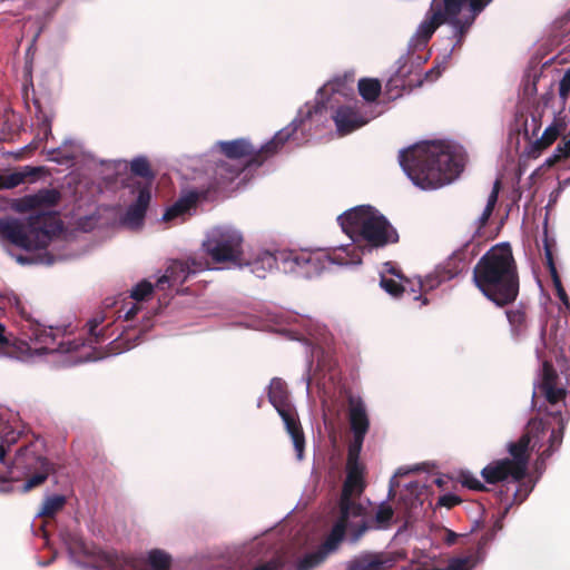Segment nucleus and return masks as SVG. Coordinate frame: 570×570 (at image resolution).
Returning <instances> with one entry per match:
<instances>
[{
  "label": "nucleus",
  "mask_w": 570,
  "mask_h": 570,
  "mask_svg": "<svg viewBox=\"0 0 570 570\" xmlns=\"http://www.w3.org/2000/svg\"><path fill=\"white\" fill-rule=\"evenodd\" d=\"M16 309L24 321L22 325V334L27 340L35 344L33 347L28 346V350L42 352L67 351L63 343H56V333L52 327L47 328L39 321L35 320L26 309V306L17 299Z\"/></svg>",
  "instance_id": "4468645a"
},
{
  "label": "nucleus",
  "mask_w": 570,
  "mask_h": 570,
  "mask_svg": "<svg viewBox=\"0 0 570 570\" xmlns=\"http://www.w3.org/2000/svg\"><path fill=\"white\" fill-rule=\"evenodd\" d=\"M33 105L36 107L38 136L42 135L47 139L51 135L52 117L42 109L39 100L36 99Z\"/></svg>",
  "instance_id": "72a5a7b5"
},
{
  "label": "nucleus",
  "mask_w": 570,
  "mask_h": 570,
  "mask_svg": "<svg viewBox=\"0 0 570 570\" xmlns=\"http://www.w3.org/2000/svg\"><path fill=\"white\" fill-rule=\"evenodd\" d=\"M336 549L325 548V542L317 551L305 554L297 563L296 570H312L320 566Z\"/></svg>",
  "instance_id": "c756f323"
},
{
  "label": "nucleus",
  "mask_w": 570,
  "mask_h": 570,
  "mask_svg": "<svg viewBox=\"0 0 570 570\" xmlns=\"http://www.w3.org/2000/svg\"><path fill=\"white\" fill-rule=\"evenodd\" d=\"M381 82L377 79L363 78L358 81V92L366 101H375L381 94Z\"/></svg>",
  "instance_id": "473e14b6"
},
{
  "label": "nucleus",
  "mask_w": 570,
  "mask_h": 570,
  "mask_svg": "<svg viewBox=\"0 0 570 570\" xmlns=\"http://www.w3.org/2000/svg\"><path fill=\"white\" fill-rule=\"evenodd\" d=\"M338 223L343 232L353 240V244L344 247L355 249L360 257V262L335 264L340 267L360 265L365 252L399 242L396 229L386 217L375 214L370 206H360L347 210L338 217Z\"/></svg>",
  "instance_id": "423d86ee"
},
{
  "label": "nucleus",
  "mask_w": 570,
  "mask_h": 570,
  "mask_svg": "<svg viewBox=\"0 0 570 570\" xmlns=\"http://www.w3.org/2000/svg\"><path fill=\"white\" fill-rule=\"evenodd\" d=\"M493 532H487L485 534H483L479 541V547L482 548L485 544H488V542L493 538Z\"/></svg>",
  "instance_id": "09e8293b"
},
{
  "label": "nucleus",
  "mask_w": 570,
  "mask_h": 570,
  "mask_svg": "<svg viewBox=\"0 0 570 570\" xmlns=\"http://www.w3.org/2000/svg\"><path fill=\"white\" fill-rule=\"evenodd\" d=\"M279 568V563L275 560H271L268 562H265L253 570H277Z\"/></svg>",
  "instance_id": "49530a36"
},
{
  "label": "nucleus",
  "mask_w": 570,
  "mask_h": 570,
  "mask_svg": "<svg viewBox=\"0 0 570 570\" xmlns=\"http://www.w3.org/2000/svg\"><path fill=\"white\" fill-rule=\"evenodd\" d=\"M11 344V337L4 334V326L0 323V347L8 348Z\"/></svg>",
  "instance_id": "a18cd8bd"
},
{
  "label": "nucleus",
  "mask_w": 570,
  "mask_h": 570,
  "mask_svg": "<svg viewBox=\"0 0 570 570\" xmlns=\"http://www.w3.org/2000/svg\"><path fill=\"white\" fill-rule=\"evenodd\" d=\"M397 557L391 552L364 553L347 563L346 570H391Z\"/></svg>",
  "instance_id": "aec40b11"
},
{
  "label": "nucleus",
  "mask_w": 570,
  "mask_h": 570,
  "mask_svg": "<svg viewBox=\"0 0 570 570\" xmlns=\"http://www.w3.org/2000/svg\"><path fill=\"white\" fill-rule=\"evenodd\" d=\"M421 297H422L421 295L414 296V299H421Z\"/></svg>",
  "instance_id": "bf43d9fd"
},
{
  "label": "nucleus",
  "mask_w": 570,
  "mask_h": 570,
  "mask_svg": "<svg viewBox=\"0 0 570 570\" xmlns=\"http://www.w3.org/2000/svg\"><path fill=\"white\" fill-rule=\"evenodd\" d=\"M131 335L129 333H126L124 337H121L120 342L118 343V346L129 343L131 341Z\"/></svg>",
  "instance_id": "3c124183"
},
{
  "label": "nucleus",
  "mask_w": 570,
  "mask_h": 570,
  "mask_svg": "<svg viewBox=\"0 0 570 570\" xmlns=\"http://www.w3.org/2000/svg\"><path fill=\"white\" fill-rule=\"evenodd\" d=\"M12 340H13L14 342H18V340H16L14 337H12ZM19 343H20V344H22V345H27V344H26V342H22V341H19Z\"/></svg>",
  "instance_id": "4d7b16f0"
},
{
  "label": "nucleus",
  "mask_w": 570,
  "mask_h": 570,
  "mask_svg": "<svg viewBox=\"0 0 570 570\" xmlns=\"http://www.w3.org/2000/svg\"><path fill=\"white\" fill-rule=\"evenodd\" d=\"M472 281L495 306L514 303L520 292V276L511 245L501 243L487 250L473 267Z\"/></svg>",
  "instance_id": "f03ea898"
},
{
  "label": "nucleus",
  "mask_w": 570,
  "mask_h": 570,
  "mask_svg": "<svg viewBox=\"0 0 570 570\" xmlns=\"http://www.w3.org/2000/svg\"><path fill=\"white\" fill-rule=\"evenodd\" d=\"M390 273H392V274H394V275L399 276V274H396V272L394 271V268L390 269Z\"/></svg>",
  "instance_id": "13d9d810"
},
{
  "label": "nucleus",
  "mask_w": 570,
  "mask_h": 570,
  "mask_svg": "<svg viewBox=\"0 0 570 570\" xmlns=\"http://www.w3.org/2000/svg\"><path fill=\"white\" fill-rule=\"evenodd\" d=\"M134 191H137L136 200L127 208L124 223L131 227L140 226L145 219L151 200L150 186L140 183L132 184Z\"/></svg>",
  "instance_id": "6ab92c4d"
},
{
  "label": "nucleus",
  "mask_w": 570,
  "mask_h": 570,
  "mask_svg": "<svg viewBox=\"0 0 570 570\" xmlns=\"http://www.w3.org/2000/svg\"><path fill=\"white\" fill-rule=\"evenodd\" d=\"M39 168L26 167L23 170L0 175V189H12L24 183L28 177H36Z\"/></svg>",
  "instance_id": "cd10ccee"
},
{
  "label": "nucleus",
  "mask_w": 570,
  "mask_h": 570,
  "mask_svg": "<svg viewBox=\"0 0 570 570\" xmlns=\"http://www.w3.org/2000/svg\"><path fill=\"white\" fill-rule=\"evenodd\" d=\"M67 499L61 494L47 497L39 511V515L43 518L55 517L65 507Z\"/></svg>",
  "instance_id": "2f4dec72"
},
{
  "label": "nucleus",
  "mask_w": 570,
  "mask_h": 570,
  "mask_svg": "<svg viewBox=\"0 0 570 570\" xmlns=\"http://www.w3.org/2000/svg\"><path fill=\"white\" fill-rule=\"evenodd\" d=\"M380 285L386 293H389L393 297H400L402 293L405 291V287L401 283L392 278H387L385 276L381 277Z\"/></svg>",
  "instance_id": "e433bc0d"
},
{
  "label": "nucleus",
  "mask_w": 570,
  "mask_h": 570,
  "mask_svg": "<svg viewBox=\"0 0 570 570\" xmlns=\"http://www.w3.org/2000/svg\"><path fill=\"white\" fill-rule=\"evenodd\" d=\"M61 194L56 188H42L35 194L26 195L18 199L14 209L27 213L38 208H51L59 204Z\"/></svg>",
  "instance_id": "a211bd4d"
},
{
  "label": "nucleus",
  "mask_w": 570,
  "mask_h": 570,
  "mask_svg": "<svg viewBox=\"0 0 570 570\" xmlns=\"http://www.w3.org/2000/svg\"><path fill=\"white\" fill-rule=\"evenodd\" d=\"M435 483H436L439 487H442L443 481H442L441 479H436V480H435Z\"/></svg>",
  "instance_id": "6e6d98bb"
},
{
  "label": "nucleus",
  "mask_w": 570,
  "mask_h": 570,
  "mask_svg": "<svg viewBox=\"0 0 570 570\" xmlns=\"http://www.w3.org/2000/svg\"><path fill=\"white\" fill-rule=\"evenodd\" d=\"M399 161L413 184L435 189L451 183L463 169L462 159L443 142H423L404 149Z\"/></svg>",
  "instance_id": "7ed1b4c3"
},
{
  "label": "nucleus",
  "mask_w": 570,
  "mask_h": 570,
  "mask_svg": "<svg viewBox=\"0 0 570 570\" xmlns=\"http://www.w3.org/2000/svg\"><path fill=\"white\" fill-rule=\"evenodd\" d=\"M337 132L345 136L367 124V119L353 107L342 106L333 116Z\"/></svg>",
  "instance_id": "5701e85b"
},
{
  "label": "nucleus",
  "mask_w": 570,
  "mask_h": 570,
  "mask_svg": "<svg viewBox=\"0 0 570 570\" xmlns=\"http://www.w3.org/2000/svg\"><path fill=\"white\" fill-rule=\"evenodd\" d=\"M153 284L144 279L132 288L130 297L136 302H141L153 293Z\"/></svg>",
  "instance_id": "c9c22d12"
},
{
  "label": "nucleus",
  "mask_w": 570,
  "mask_h": 570,
  "mask_svg": "<svg viewBox=\"0 0 570 570\" xmlns=\"http://www.w3.org/2000/svg\"><path fill=\"white\" fill-rule=\"evenodd\" d=\"M130 173L135 176L146 179L145 183L139 181L141 185L153 186V181L156 177L155 173L150 168V164L146 157H137L130 163Z\"/></svg>",
  "instance_id": "7c9ffc66"
},
{
  "label": "nucleus",
  "mask_w": 570,
  "mask_h": 570,
  "mask_svg": "<svg viewBox=\"0 0 570 570\" xmlns=\"http://www.w3.org/2000/svg\"><path fill=\"white\" fill-rule=\"evenodd\" d=\"M268 401L271 404L275 407V410L282 411L283 409H288L294 406L289 402V395L288 390L286 386V383L279 379L274 377L271 381L269 387H268Z\"/></svg>",
  "instance_id": "a878e982"
},
{
  "label": "nucleus",
  "mask_w": 570,
  "mask_h": 570,
  "mask_svg": "<svg viewBox=\"0 0 570 570\" xmlns=\"http://www.w3.org/2000/svg\"><path fill=\"white\" fill-rule=\"evenodd\" d=\"M209 189H193L181 195L170 207H168L163 216V219L169 222L174 218L185 215L200 200H207L209 197Z\"/></svg>",
  "instance_id": "4be33fe9"
},
{
  "label": "nucleus",
  "mask_w": 570,
  "mask_h": 570,
  "mask_svg": "<svg viewBox=\"0 0 570 570\" xmlns=\"http://www.w3.org/2000/svg\"><path fill=\"white\" fill-rule=\"evenodd\" d=\"M554 95L552 91H548L546 94H543L540 99H539V102H538V107L542 106V107H547L550 101L553 99Z\"/></svg>",
  "instance_id": "de8ad7c7"
},
{
  "label": "nucleus",
  "mask_w": 570,
  "mask_h": 570,
  "mask_svg": "<svg viewBox=\"0 0 570 570\" xmlns=\"http://www.w3.org/2000/svg\"><path fill=\"white\" fill-rule=\"evenodd\" d=\"M491 2L492 0H432L411 43L415 48L425 47L439 27L449 23L454 30L456 45L461 46L476 17Z\"/></svg>",
  "instance_id": "20e7f679"
},
{
  "label": "nucleus",
  "mask_w": 570,
  "mask_h": 570,
  "mask_svg": "<svg viewBox=\"0 0 570 570\" xmlns=\"http://www.w3.org/2000/svg\"><path fill=\"white\" fill-rule=\"evenodd\" d=\"M465 267V254L463 252H456L436 271L435 275L428 276L425 281H420V288L432 289L441 283L454 278L462 273Z\"/></svg>",
  "instance_id": "f3484780"
},
{
  "label": "nucleus",
  "mask_w": 570,
  "mask_h": 570,
  "mask_svg": "<svg viewBox=\"0 0 570 570\" xmlns=\"http://www.w3.org/2000/svg\"><path fill=\"white\" fill-rule=\"evenodd\" d=\"M500 188H501V181L499 179H497L493 185L492 191L490 193V195L488 197V202H487V206H490V208L493 210H494V207L498 202Z\"/></svg>",
  "instance_id": "a19ab883"
},
{
  "label": "nucleus",
  "mask_w": 570,
  "mask_h": 570,
  "mask_svg": "<svg viewBox=\"0 0 570 570\" xmlns=\"http://www.w3.org/2000/svg\"><path fill=\"white\" fill-rule=\"evenodd\" d=\"M360 454L361 451L347 450L346 478L338 501V508H342L345 515L348 510H354L356 514L362 511V504L353 500V497H360L366 487L365 465L360 461Z\"/></svg>",
  "instance_id": "f8f14e48"
},
{
  "label": "nucleus",
  "mask_w": 570,
  "mask_h": 570,
  "mask_svg": "<svg viewBox=\"0 0 570 570\" xmlns=\"http://www.w3.org/2000/svg\"><path fill=\"white\" fill-rule=\"evenodd\" d=\"M153 325L149 324V318L147 320V323L144 324L142 330H140L139 333L148 331Z\"/></svg>",
  "instance_id": "864d4df0"
},
{
  "label": "nucleus",
  "mask_w": 570,
  "mask_h": 570,
  "mask_svg": "<svg viewBox=\"0 0 570 570\" xmlns=\"http://www.w3.org/2000/svg\"><path fill=\"white\" fill-rule=\"evenodd\" d=\"M511 332L514 336L523 335L528 328V316L523 305H519L514 308L505 312Z\"/></svg>",
  "instance_id": "c85d7f7f"
},
{
  "label": "nucleus",
  "mask_w": 570,
  "mask_h": 570,
  "mask_svg": "<svg viewBox=\"0 0 570 570\" xmlns=\"http://www.w3.org/2000/svg\"><path fill=\"white\" fill-rule=\"evenodd\" d=\"M567 393L552 363L544 361L532 394L533 409L538 413L544 412V416L531 419L520 439L509 443L511 459L495 460L482 469L481 475L487 483L502 482L493 497L502 508L503 515L513 504H521L532 491L533 487L524 481L531 451H540L547 441L548 446L540 453V458L546 460L560 448L568 421L562 413Z\"/></svg>",
  "instance_id": "f257e3e1"
},
{
  "label": "nucleus",
  "mask_w": 570,
  "mask_h": 570,
  "mask_svg": "<svg viewBox=\"0 0 570 570\" xmlns=\"http://www.w3.org/2000/svg\"><path fill=\"white\" fill-rule=\"evenodd\" d=\"M62 230L57 212L31 214L23 224L19 219H0V235L11 244L26 249L46 248Z\"/></svg>",
  "instance_id": "0eeeda50"
},
{
  "label": "nucleus",
  "mask_w": 570,
  "mask_h": 570,
  "mask_svg": "<svg viewBox=\"0 0 570 570\" xmlns=\"http://www.w3.org/2000/svg\"><path fill=\"white\" fill-rule=\"evenodd\" d=\"M139 303L140 302L130 303L131 306L125 312L124 315L126 321L132 320L137 315L138 311L140 309Z\"/></svg>",
  "instance_id": "c03bdc74"
},
{
  "label": "nucleus",
  "mask_w": 570,
  "mask_h": 570,
  "mask_svg": "<svg viewBox=\"0 0 570 570\" xmlns=\"http://www.w3.org/2000/svg\"><path fill=\"white\" fill-rule=\"evenodd\" d=\"M208 266L207 262L189 258L187 261H173L167 267L166 273L158 278L156 286L165 288V284H184L190 274H195L205 269Z\"/></svg>",
  "instance_id": "dca6fc26"
},
{
  "label": "nucleus",
  "mask_w": 570,
  "mask_h": 570,
  "mask_svg": "<svg viewBox=\"0 0 570 570\" xmlns=\"http://www.w3.org/2000/svg\"><path fill=\"white\" fill-rule=\"evenodd\" d=\"M17 261H18L19 263H21V264H24V263L29 262V259H28L26 256H22V255H19V256L17 257Z\"/></svg>",
  "instance_id": "603ef678"
},
{
  "label": "nucleus",
  "mask_w": 570,
  "mask_h": 570,
  "mask_svg": "<svg viewBox=\"0 0 570 570\" xmlns=\"http://www.w3.org/2000/svg\"><path fill=\"white\" fill-rule=\"evenodd\" d=\"M566 117H554L553 121L544 129L542 136L535 140L533 145L534 150L542 151L551 146L561 132L566 130Z\"/></svg>",
  "instance_id": "bb28decb"
},
{
  "label": "nucleus",
  "mask_w": 570,
  "mask_h": 570,
  "mask_svg": "<svg viewBox=\"0 0 570 570\" xmlns=\"http://www.w3.org/2000/svg\"><path fill=\"white\" fill-rule=\"evenodd\" d=\"M245 169L244 164H237L228 159L219 160L214 169V181L207 189L212 193L224 188L234 181Z\"/></svg>",
  "instance_id": "b1692460"
},
{
  "label": "nucleus",
  "mask_w": 570,
  "mask_h": 570,
  "mask_svg": "<svg viewBox=\"0 0 570 570\" xmlns=\"http://www.w3.org/2000/svg\"><path fill=\"white\" fill-rule=\"evenodd\" d=\"M461 502V499L452 493L443 494L439 498L438 504L441 507H445L448 509H451L459 504Z\"/></svg>",
  "instance_id": "ea45409f"
},
{
  "label": "nucleus",
  "mask_w": 570,
  "mask_h": 570,
  "mask_svg": "<svg viewBox=\"0 0 570 570\" xmlns=\"http://www.w3.org/2000/svg\"><path fill=\"white\" fill-rule=\"evenodd\" d=\"M279 261L285 267L288 266L289 272L312 277L330 269L332 264L360 262V257L355 249L348 247H335L330 250L301 254L294 252H277L274 254L268 250H261L246 265L258 278H265L268 272L277 267Z\"/></svg>",
  "instance_id": "39448f33"
},
{
  "label": "nucleus",
  "mask_w": 570,
  "mask_h": 570,
  "mask_svg": "<svg viewBox=\"0 0 570 570\" xmlns=\"http://www.w3.org/2000/svg\"><path fill=\"white\" fill-rule=\"evenodd\" d=\"M462 484L470 490L485 491L487 487L472 474H462Z\"/></svg>",
  "instance_id": "58836bf2"
},
{
  "label": "nucleus",
  "mask_w": 570,
  "mask_h": 570,
  "mask_svg": "<svg viewBox=\"0 0 570 570\" xmlns=\"http://www.w3.org/2000/svg\"><path fill=\"white\" fill-rule=\"evenodd\" d=\"M492 213H493V209H491L490 206H485L482 215L479 218V228H482L488 224Z\"/></svg>",
  "instance_id": "37998d69"
},
{
  "label": "nucleus",
  "mask_w": 570,
  "mask_h": 570,
  "mask_svg": "<svg viewBox=\"0 0 570 570\" xmlns=\"http://www.w3.org/2000/svg\"><path fill=\"white\" fill-rule=\"evenodd\" d=\"M570 95V68L564 72L559 82V97L562 104L566 105Z\"/></svg>",
  "instance_id": "4c0bfd02"
},
{
  "label": "nucleus",
  "mask_w": 570,
  "mask_h": 570,
  "mask_svg": "<svg viewBox=\"0 0 570 570\" xmlns=\"http://www.w3.org/2000/svg\"><path fill=\"white\" fill-rule=\"evenodd\" d=\"M553 246H554L553 240H550L546 236L544 240H543L546 266H547L548 272H549V274L551 276L552 284H553V287L556 289V295L562 302V304L567 308H569L570 307L569 296H568V294H567V292H566V289H564V287L562 285V283H561V278L559 276V273H558L556 264H554Z\"/></svg>",
  "instance_id": "393cba45"
},
{
  "label": "nucleus",
  "mask_w": 570,
  "mask_h": 570,
  "mask_svg": "<svg viewBox=\"0 0 570 570\" xmlns=\"http://www.w3.org/2000/svg\"><path fill=\"white\" fill-rule=\"evenodd\" d=\"M304 124L303 119L295 118L289 125L278 130L275 136L256 149L247 139L239 138L230 141H219V150L226 157L237 164H244L245 168L259 167L264 161L275 155Z\"/></svg>",
  "instance_id": "1a4fd4ad"
},
{
  "label": "nucleus",
  "mask_w": 570,
  "mask_h": 570,
  "mask_svg": "<svg viewBox=\"0 0 570 570\" xmlns=\"http://www.w3.org/2000/svg\"><path fill=\"white\" fill-rule=\"evenodd\" d=\"M170 563V556L159 549L149 552L147 562L142 558L108 551H99L95 557V567L107 570H169Z\"/></svg>",
  "instance_id": "9b49d317"
},
{
  "label": "nucleus",
  "mask_w": 570,
  "mask_h": 570,
  "mask_svg": "<svg viewBox=\"0 0 570 570\" xmlns=\"http://www.w3.org/2000/svg\"><path fill=\"white\" fill-rule=\"evenodd\" d=\"M136 344H137V343L127 344V345L125 346V348H126V350H129V348L134 347Z\"/></svg>",
  "instance_id": "5fc2aeb1"
},
{
  "label": "nucleus",
  "mask_w": 570,
  "mask_h": 570,
  "mask_svg": "<svg viewBox=\"0 0 570 570\" xmlns=\"http://www.w3.org/2000/svg\"><path fill=\"white\" fill-rule=\"evenodd\" d=\"M6 454L4 445L0 444V481H19L23 478L22 492L40 487L56 472V464L48 458L37 454L32 445L20 448L11 465L8 464Z\"/></svg>",
  "instance_id": "6e6552de"
},
{
  "label": "nucleus",
  "mask_w": 570,
  "mask_h": 570,
  "mask_svg": "<svg viewBox=\"0 0 570 570\" xmlns=\"http://www.w3.org/2000/svg\"><path fill=\"white\" fill-rule=\"evenodd\" d=\"M393 517H394L393 508L389 503L382 502L376 510L374 521H372L373 528H379V529L389 528Z\"/></svg>",
  "instance_id": "f704fd0d"
},
{
  "label": "nucleus",
  "mask_w": 570,
  "mask_h": 570,
  "mask_svg": "<svg viewBox=\"0 0 570 570\" xmlns=\"http://www.w3.org/2000/svg\"><path fill=\"white\" fill-rule=\"evenodd\" d=\"M458 539V534L453 531H448L445 542L448 544H454Z\"/></svg>",
  "instance_id": "8fccbe9b"
},
{
  "label": "nucleus",
  "mask_w": 570,
  "mask_h": 570,
  "mask_svg": "<svg viewBox=\"0 0 570 570\" xmlns=\"http://www.w3.org/2000/svg\"><path fill=\"white\" fill-rule=\"evenodd\" d=\"M338 509L340 515L325 540L327 549H337L346 534L352 543H356L373 528L372 520L366 519V509L363 505L360 514L354 513V510H348L345 515L342 508Z\"/></svg>",
  "instance_id": "ddd939ff"
},
{
  "label": "nucleus",
  "mask_w": 570,
  "mask_h": 570,
  "mask_svg": "<svg viewBox=\"0 0 570 570\" xmlns=\"http://www.w3.org/2000/svg\"><path fill=\"white\" fill-rule=\"evenodd\" d=\"M348 402V423L353 434L352 442L347 450L362 451L365 435L370 430V419L363 400L358 396L350 395Z\"/></svg>",
  "instance_id": "2eb2a0df"
},
{
  "label": "nucleus",
  "mask_w": 570,
  "mask_h": 570,
  "mask_svg": "<svg viewBox=\"0 0 570 570\" xmlns=\"http://www.w3.org/2000/svg\"><path fill=\"white\" fill-rule=\"evenodd\" d=\"M277 413L282 417L286 432L292 439L297 460H302L305 450V435L296 409L292 406L283 409Z\"/></svg>",
  "instance_id": "412c9836"
},
{
  "label": "nucleus",
  "mask_w": 570,
  "mask_h": 570,
  "mask_svg": "<svg viewBox=\"0 0 570 570\" xmlns=\"http://www.w3.org/2000/svg\"><path fill=\"white\" fill-rule=\"evenodd\" d=\"M100 322L98 320H91L88 323L89 326V334L95 337L96 343H100L102 341L104 334L101 333L102 330L98 331Z\"/></svg>",
  "instance_id": "79ce46f5"
},
{
  "label": "nucleus",
  "mask_w": 570,
  "mask_h": 570,
  "mask_svg": "<svg viewBox=\"0 0 570 570\" xmlns=\"http://www.w3.org/2000/svg\"><path fill=\"white\" fill-rule=\"evenodd\" d=\"M243 235L232 227L214 228L203 243V248L213 263L242 264Z\"/></svg>",
  "instance_id": "9d476101"
}]
</instances>
